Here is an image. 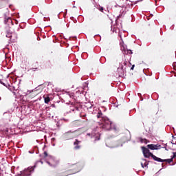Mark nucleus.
<instances>
[{"mask_svg": "<svg viewBox=\"0 0 176 176\" xmlns=\"http://www.w3.org/2000/svg\"><path fill=\"white\" fill-rule=\"evenodd\" d=\"M44 157H47L48 155H47V152L45 151L44 153Z\"/></svg>", "mask_w": 176, "mask_h": 176, "instance_id": "obj_21", "label": "nucleus"}, {"mask_svg": "<svg viewBox=\"0 0 176 176\" xmlns=\"http://www.w3.org/2000/svg\"><path fill=\"white\" fill-rule=\"evenodd\" d=\"M176 157V152L173 153V155L172 156V158L175 159Z\"/></svg>", "mask_w": 176, "mask_h": 176, "instance_id": "obj_23", "label": "nucleus"}, {"mask_svg": "<svg viewBox=\"0 0 176 176\" xmlns=\"http://www.w3.org/2000/svg\"><path fill=\"white\" fill-rule=\"evenodd\" d=\"M1 83V85H3V83L2 82H0Z\"/></svg>", "mask_w": 176, "mask_h": 176, "instance_id": "obj_32", "label": "nucleus"}, {"mask_svg": "<svg viewBox=\"0 0 176 176\" xmlns=\"http://www.w3.org/2000/svg\"><path fill=\"white\" fill-rule=\"evenodd\" d=\"M41 93V91H38V89H35L34 90H33L32 91V93L30 94L31 96H38V94H39Z\"/></svg>", "mask_w": 176, "mask_h": 176, "instance_id": "obj_14", "label": "nucleus"}, {"mask_svg": "<svg viewBox=\"0 0 176 176\" xmlns=\"http://www.w3.org/2000/svg\"><path fill=\"white\" fill-rule=\"evenodd\" d=\"M80 142H82L79 141L78 139L75 140V142H74L75 151H78V149H80V148H81V146L80 145Z\"/></svg>", "mask_w": 176, "mask_h": 176, "instance_id": "obj_9", "label": "nucleus"}, {"mask_svg": "<svg viewBox=\"0 0 176 176\" xmlns=\"http://www.w3.org/2000/svg\"><path fill=\"white\" fill-rule=\"evenodd\" d=\"M106 145L107 146H109V148H115L117 146L116 144L113 142V140H112V139H107L106 140Z\"/></svg>", "mask_w": 176, "mask_h": 176, "instance_id": "obj_6", "label": "nucleus"}, {"mask_svg": "<svg viewBox=\"0 0 176 176\" xmlns=\"http://www.w3.org/2000/svg\"><path fill=\"white\" fill-rule=\"evenodd\" d=\"M83 118H86V115H84V116H83Z\"/></svg>", "mask_w": 176, "mask_h": 176, "instance_id": "obj_30", "label": "nucleus"}, {"mask_svg": "<svg viewBox=\"0 0 176 176\" xmlns=\"http://www.w3.org/2000/svg\"><path fill=\"white\" fill-rule=\"evenodd\" d=\"M40 162L42 164H43V162H42V160H40Z\"/></svg>", "mask_w": 176, "mask_h": 176, "instance_id": "obj_28", "label": "nucleus"}, {"mask_svg": "<svg viewBox=\"0 0 176 176\" xmlns=\"http://www.w3.org/2000/svg\"><path fill=\"white\" fill-rule=\"evenodd\" d=\"M138 96H141V94H138Z\"/></svg>", "mask_w": 176, "mask_h": 176, "instance_id": "obj_33", "label": "nucleus"}, {"mask_svg": "<svg viewBox=\"0 0 176 176\" xmlns=\"http://www.w3.org/2000/svg\"><path fill=\"white\" fill-rule=\"evenodd\" d=\"M102 127L104 129V130H111V129H112V122L108 118H102Z\"/></svg>", "mask_w": 176, "mask_h": 176, "instance_id": "obj_3", "label": "nucleus"}, {"mask_svg": "<svg viewBox=\"0 0 176 176\" xmlns=\"http://www.w3.org/2000/svg\"><path fill=\"white\" fill-rule=\"evenodd\" d=\"M160 160H157L156 162H161V163H163L164 162H167L168 163V164H170L171 162H173V158H170V159H167V160H162L161 158H159Z\"/></svg>", "mask_w": 176, "mask_h": 176, "instance_id": "obj_10", "label": "nucleus"}, {"mask_svg": "<svg viewBox=\"0 0 176 176\" xmlns=\"http://www.w3.org/2000/svg\"><path fill=\"white\" fill-rule=\"evenodd\" d=\"M96 116H97L98 119H100V118H101L102 121V119L107 118H104V114H102V112L100 110L98 111Z\"/></svg>", "mask_w": 176, "mask_h": 176, "instance_id": "obj_12", "label": "nucleus"}, {"mask_svg": "<svg viewBox=\"0 0 176 176\" xmlns=\"http://www.w3.org/2000/svg\"><path fill=\"white\" fill-rule=\"evenodd\" d=\"M8 20H10V21H12V19H10V18H9Z\"/></svg>", "mask_w": 176, "mask_h": 176, "instance_id": "obj_29", "label": "nucleus"}, {"mask_svg": "<svg viewBox=\"0 0 176 176\" xmlns=\"http://www.w3.org/2000/svg\"><path fill=\"white\" fill-rule=\"evenodd\" d=\"M141 166L144 168L145 167L146 168H148V163L146 162V160H143L141 162Z\"/></svg>", "mask_w": 176, "mask_h": 176, "instance_id": "obj_13", "label": "nucleus"}, {"mask_svg": "<svg viewBox=\"0 0 176 176\" xmlns=\"http://www.w3.org/2000/svg\"><path fill=\"white\" fill-rule=\"evenodd\" d=\"M69 174L68 173V170L57 173L55 176H68Z\"/></svg>", "mask_w": 176, "mask_h": 176, "instance_id": "obj_11", "label": "nucleus"}, {"mask_svg": "<svg viewBox=\"0 0 176 176\" xmlns=\"http://www.w3.org/2000/svg\"><path fill=\"white\" fill-rule=\"evenodd\" d=\"M142 151L143 152L144 157L149 158L151 157L153 159V160H155V162L157 160H160L159 157H156L155 155H153L152 153L149 151L148 148H146L145 146H142Z\"/></svg>", "mask_w": 176, "mask_h": 176, "instance_id": "obj_1", "label": "nucleus"}, {"mask_svg": "<svg viewBox=\"0 0 176 176\" xmlns=\"http://www.w3.org/2000/svg\"><path fill=\"white\" fill-rule=\"evenodd\" d=\"M133 54V51H131V50H126V54Z\"/></svg>", "mask_w": 176, "mask_h": 176, "instance_id": "obj_19", "label": "nucleus"}, {"mask_svg": "<svg viewBox=\"0 0 176 176\" xmlns=\"http://www.w3.org/2000/svg\"><path fill=\"white\" fill-rule=\"evenodd\" d=\"M140 142H144V144H148V140H146V139H142V138H141V139H140Z\"/></svg>", "mask_w": 176, "mask_h": 176, "instance_id": "obj_18", "label": "nucleus"}, {"mask_svg": "<svg viewBox=\"0 0 176 176\" xmlns=\"http://www.w3.org/2000/svg\"><path fill=\"white\" fill-rule=\"evenodd\" d=\"M100 140V135H98L96 137L95 141H98Z\"/></svg>", "mask_w": 176, "mask_h": 176, "instance_id": "obj_22", "label": "nucleus"}, {"mask_svg": "<svg viewBox=\"0 0 176 176\" xmlns=\"http://www.w3.org/2000/svg\"><path fill=\"white\" fill-rule=\"evenodd\" d=\"M6 37H7V38H12V34L8 33V34H6Z\"/></svg>", "mask_w": 176, "mask_h": 176, "instance_id": "obj_20", "label": "nucleus"}, {"mask_svg": "<svg viewBox=\"0 0 176 176\" xmlns=\"http://www.w3.org/2000/svg\"><path fill=\"white\" fill-rule=\"evenodd\" d=\"M87 135H89V136H90V135H91V134H90V133H87Z\"/></svg>", "mask_w": 176, "mask_h": 176, "instance_id": "obj_31", "label": "nucleus"}, {"mask_svg": "<svg viewBox=\"0 0 176 176\" xmlns=\"http://www.w3.org/2000/svg\"><path fill=\"white\" fill-rule=\"evenodd\" d=\"M135 67V65H133L132 67H131V69L133 71L134 69V67Z\"/></svg>", "mask_w": 176, "mask_h": 176, "instance_id": "obj_24", "label": "nucleus"}, {"mask_svg": "<svg viewBox=\"0 0 176 176\" xmlns=\"http://www.w3.org/2000/svg\"><path fill=\"white\" fill-rule=\"evenodd\" d=\"M79 135V133L78 131H69L64 134V137L66 140H72L73 138H75Z\"/></svg>", "mask_w": 176, "mask_h": 176, "instance_id": "obj_2", "label": "nucleus"}, {"mask_svg": "<svg viewBox=\"0 0 176 176\" xmlns=\"http://www.w3.org/2000/svg\"><path fill=\"white\" fill-rule=\"evenodd\" d=\"M120 50L122 51L123 54H126L127 48L124 45H122Z\"/></svg>", "mask_w": 176, "mask_h": 176, "instance_id": "obj_16", "label": "nucleus"}, {"mask_svg": "<svg viewBox=\"0 0 176 176\" xmlns=\"http://www.w3.org/2000/svg\"><path fill=\"white\" fill-rule=\"evenodd\" d=\"M100 12H104V8H103L102 7H101V8H100Z\"/></svg>", "mask_w": 176, "mask_h": 176, "instance_id": "obj_26", "label": "nucleus"}, {"mask_svg": "<svg viewBox=\"0 0 176 176\" xmlns=\"http://www.w3.org/2000/svg\"><path fill=\"white\" fill-rule=\"evenodd\" d=\"M47 163L51 167H57V166H58L59 162L58 160H55L52 159L50 161L47 162Z\"/></svg>", "mask_w": 176, "mask_h": 176, "instance_id": "obj_8", "label": "nucleus"}, {"mask_svg": "<svg viewBox=\"0 0 176 176\" xmlns=\"http://www.w3.org/2000/svg\"><path fill=\"white\" fill-rule=\"evenodd\" d=\"M123 65H127V61L125 60V61L123 63Z\"/></svg>", "mask_w": 176, "mask_h": 176, "instance_id": "obj_27", "label": "nucleus"}, {"mask_svg": "<svg viewBox=\"0 0 176 176\" xmlns=\"http://www.w3.org/2000/svg\"><path fill=\"white\" fill-rule=\"evenodd\" d=\"M32 69V71H36V69H38V68H37V67H36V68H32V69Z\"/></svg>", "mask_w": 176, "mask_h": 176, "instance_id": "obj_25", "label": "nucleus"}, {"mask_svg": "<svg viewBox=\"0 0 176 176\" xmlns=\"http://www.w3.org/2000/svg\"><path fill=\"white\" fill-rule=\"evenodd\" d=\"M44 102L45 104H47L48 102H50V97L46 96V95L43 96Z\"/></svg>", "mask_w": 176, "mask_h": 176, "instance_id": "obj_15", "label": "nucleus"}, {"mask_svg": "<svg viewBox=\"0 0 176 176\" xmlns=\"http://www.w3.org/2000/svg\"><path fill=\"white\" fill-rule=\"evenodd\" d=\"M73 166L76 168V171H78V170H80V164H73Z\"/></svg>", "mask_w": 176, "mask_h": 176, "instance_id": "obj_17", "label": "nucleus"}, {"mask_svg": "<svg viewBox=\"0 0 176 176\" xmlns=\"http://www.w3.org/2000/svg\"><path fill=\"white\" fill-rule=\"evenodd\" d=\"M147 148L148 149H151V151H155L156 149H160L162 148V146L159 144H148Z\"/></svg>", "mask_w": 176, "mask_h": 176, "instance_id": "obj_7", "label": "nucleus"}, {"mask_svg": "<svg viewBox=\"0 0 176 176\" xmlns=\"http://www.w3.org/2000/svg\"><path fill=\"white\" fill-rule=\"evenodd\" d=\"M34 168H35V166H29L26 170H24V171L23 173V175H24V176L31 175V173H32V171H34Z\"/></svg>", "mask_w": 176, "mask_h": 176, "instance_id": "obj_4", "label": "nucleus"}, {"mask_svg": "<svg viewBox=\"0 0 176 176\" xmlns=\"http://www.w3.org/2000/svg\"><path fill=\"white\" fill-rule=\"evenodd\" d=\"M117 72L118 76L123 78V76H124V74H126V67L124 69L123 65H122L121 67H118L117 69Z\"/></svg>", "mask_w": 176, "mask_h": 176, "instance_id": "obj_5", "label": "nucleus"}]
</instances>
